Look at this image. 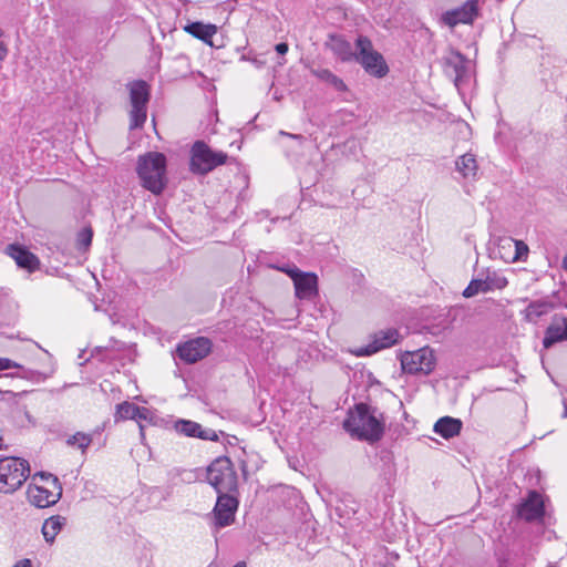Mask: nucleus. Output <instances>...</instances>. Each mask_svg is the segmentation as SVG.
<instances>
[{"label":"nucleus","instance_id":"obj_23","mask_svg":"<svg viewBox=\"0 0 567 567\" xmlns=\"http://www.w3.org/2000/svg\"><path fill=\"white\" fill-rule=\"evenodd\" d=\"M455 169L465 181H474L478 173L475 156L471 153L458 156L455 161Z\"/></svg>","mask_w":567,"mask_h":567},{"label":"nucleus","instance_id":"obj_38","mask_svg":"<svg viewBox=\"0 0 567 567\" xmlns=\"http://www.w3.org/2000/svg\"><path fill=\"white\" fill-rule=\"evenodd\" d=\"M7 54H8L7 47L2 42H0V61H3L7 56Z\"/></svg>","mask_w":567,"mask_h":567},{"label":"nucleus","instance_id":"obj_15","mask_svg":"<svg viewBox=\"0 0 567 567\" xmlns=\"http://www.w3.org/2000/svg\"><path fill=\"white\" fill-rule=\"evenodd\" d=\"M212 350V342L209 339L198 337L196 339L186 341L179 344L176 349L181 360L186 363H195L205 358Z\"/></svg>","mask_w":567,"mask_h":567},{"label":"nucleus","instance_id":"obj_8","mask_svg":"<svg viewBox=\"0 0 567 567\" xmlns=\"http://www.w3.org/2000/svg\"><path fill=\"white\" fill-rule=\"evenodd\" d=\"M130 91V128L135 130L144 125L147 117L150 87L145 81L138 80L127 84Z\"/></svg>","mask_w":567,"mask_h":567},{"label":"nucleus","instance_id":"obj_41","mask_svg":"<svg viewBox=\"0 0 567 567\" xmlns=\"http://www.w3.org/2000/svg\"><path fill=\"white\" fill-rule=\"evenodd\" d=\"M140 431H141V435L143 436L144 435V433H143L144 426L142 424H140Z\"/></svg>","mask_w":567,"mask_h":567},{"label":"nucleus","instance_id":"obj_27","mask_svg":"<svg viewBox=\"0 0 567 567\" xmlns=\"http://www.w3.org/2000/svg\"><path fill=\"white\" fill-rule=\"evenodd\" d=\"M312 74L318 78L320 81L328 83L331 85L334 90L339 92H343L347 90V85L343 82L342 79L333 74L328 69H316L311 71Z\"/></svg>","mask_w":567,"mask_h":567},{"label":"nucleus","instance_id":"obj_14","mask_svg":"<svg viewBox=\"0 0 567 567\" xmlns=\"http://www.w3.org/2000/svg\"><path fill=\"white\" fill-rule=\"evenodd\" d=\"M507 279L497 271H487L484 278H474L468 286L464 289L463 296L472 298L480 292H489L501 290L507 286Z\"/></svg>","mask_w":567,"mask_h":567},{"label":"nucleus","instance_id":"obj_2","mask_svg":"<svg viewBox=\"0 0 567 567\" xmlns=\"http://www.w3.org/2000/svg\"><path fill=\"white\" fill-rule=\"evenodd\" d=\"M137 173L142 185L153 194H161L165 187L166 157L153 152L138 159Z\"/></svg>","mask_w":567,"mask_h":567},{"label":"nucleus","instance_id":"obj_19","mask_svg":"<svg viewBox=\"0 0 567 567\" xmlns=\"http://www.w3.org/2000/svg\"><path fill=\"white\" fill-rule=\"evenodd\" d=\"M565 340H567V318L556 315L545 331L543 346L549 349L555 343Z\"/></svg>","mask_w":567,"mask_h":567},{"label":"nucleus","instance_id":"obj_31","mask_svg":"<svg viewBox=\"0 0 567 567\" xmlns=\"http://www.w3.org/2000/svg\"><path fill=\"white\" fill-rule=\"evenodd\" d=\"M93 233L91 228H83L76 237V246L81 250H85L91 246Z\"/></svg>","mask_w":567,"mask_h":567},{"label":"nucleus","instance_id":"obj_21","mask_svg":"<svg viewBox=\"0 0 567 567\" xmlns=\"http://www.w3.org/2000/svg\"><path fill=\"white\" fill-rule=\"evenodd\" d=\"M8 254L20 268H24L30 272L39 267L38 257L21 246L10 245Z\"/></svg>","mask_w":567,"mask_h":567},{"label":"nucleus","instance_id":"obj_37","mask_svg":"<svg viewBox=\"0 0 567 567\" xmlns=\"http://www.w3.org/2000/svg\"><path fill=\"white\" fill-rule=\"evenodd\" d=\"M12 567H32L30 559H21L18 563H16Z\"/></svg>","mask_w":567,"mask_h":567},{"label":"nucleus","instance_id":"obj_11","mask_svg":"<svg viewBox=\"0 0 567 567\" xmlns=\"http://www.w3.org/2000/svg\"><path fill=\"white\" fill-rule=\"evenodd\" d=\"M478 14V0H467L462 6L443 12L439 22L453 29L458 24H472Z\"/></svg>","mask_w":567,"mask_h":567},{"label":"nucleus","instance_id":"obj_3","mask_svg":"<svg viewBox=\"0 0 567 567\" xmlns=\"http://www.w3.org/2000/svg\"><path fill=\"white\" fill-rule=\"evenodd\" d=\"M30 475L29 463L20 457L0 458V492L10 494L19 489Z\"/></svg>","mask_w":567,"mask_h":567},{"label":"nucleus","instance_id":"obj_18","mask_svg":"<svg viewBox=\"0 0 567 567\" xmlns=\"http://www.w3.org/2000/svg\"><path fill=\"white\" fill-rule=\"evenodd\" d=\"M517 514L527 522L542 518L544 515V503L540 494L535 491L530 492L528 498L519 505Z\"/></svg>","mask_w":567,"mask_h":567},{"label":"nucleus","instance_id":"obj_28","mask_svg":"<svg viewBox=\"0 0 567 567\" xmlns=\"http://www.w3.org/2000/svg\"><path fill=\"white\" fill-rule=\"evenodd\" d=\"M138 412V405L124 401L116 405L114 420L115 422L124 420H135V413Z\"/></svg>","mask_w":567,"mask_h":567},{"label":"nucleus","instance_id":"obj_16","mask_svg":"<svg viewBox=\"0 0 567 567\" xmlns=\"http://www.w3.org/2000/svg\"><path fill=\"white\" fill-rule=\"evenodd\" d=\"M400 333L396 329L389 328L381 330L374 334V339L365 347L355 350L358 357L371 355L382 349L389 348L398 343Z\"/></svg>","mask_w":567,"mask_h":567},{"label":"nucleus","instance_id":"obj_7","mask_svg":"<svg viewBox=\"0 0 567 567\" xmlns=\"http://www.w3.org/2000/svg\"><path fill=\"white\" fill-rule=\"evenodd\" d=\"M358 53L355 61L372 76L383 78L386 75L389 68L381 53L373 49L369 38L359 35L355 41Z\"/></svg>","mask_w":567,"mask_h":567},{"label":"nucleus","instance_id":"obj_10","mask_svg":"<svg viewBox=\"0 0 567 567\" xmlns=\"http://www.w3.org/2000/svg\"><path fill=\"white\" fill-rule=\"evenodd\" d=\"M402 370L410 374H430L435 368L434 351L423 347L415 351H406L401 355Z\"/></svg>","mask_w":567,"mask_h":567},{"label":"nucleus","instance_id":"obj_29","mask_svg":"<svg viewBox=\"0 0 567 567\" xmlns=\"http://www.w3.org/2000/svg\"><path fill=\"white\" fill-rule=\"evenodd\" d=\"M93 441V435L84 432H76L73 435L69 436L66 440V444L69 446H76L81 450L82 454L86 453L87 447Z\"/></svg>","mask_w":567,"mask_h":567},{"label":"nucleus","instance_id":"obj_42","mask_svg":"<svg viewBox=\"0 0 567 567\" xmlns=\"http://www.w3.org/2000/svg\"><path fill=\"white\" fill-rule=\"evenodd\" d=\"M563 417H567V406H565V410H564V413H563Z\"/></svg>","mask_w":567,"mask_h":567},{"label":"nucleus","instance_id":"obj_20","mask_svg":"<svg viewBox=\"0 0 567 567\" xmlns=\"http://www.w3.org/2000/svg\"><path fill=\"white\" fill-rule=\"evenodd\" d=\"M327 48L342 62H349L355 59L352 45L341 35H330L326 43Z\"/></svg>","mask_w":567,"mask_h":567},{"label":"nucleus","instance_id":"obj_5","mask_svg":"<svg viewBox=\"0 0 567 567\" xmlns=\"http://www.w3.org/2000/svg\"><path fill=\"white\" fill-rule=\"evenodd\" d=\"M40 477L43 485L29 486L28 496L34 506L45 508L56 504L62 496V486L59 478L50 473H37L34 478Z\"/></svg>","mask_w":567,"mask_h":567},{"label":"nucleus","instance_id":"obj_4","mask_svg":"<svg viewBox=\"0 0 567 567\" xmlns=\"http://www.w3.org/2000/svg\"><path fill=\"white\" fill-rule=\"evenodd\" d=\"M207 482L217 494L238 492L237 473L228 457H218L207 467Z\"/></svg>","mask_w":567,"mask_h":567},{"label":"nucleus","instance_id":"obj_9","mask_svg":"<svg viewBox=\"0 0 567 567\" xmlns=\"http://www.w3.org/2000/svg\"><path fill=\"white\" fill-rule=\"evenodd\" d=\"M239 506L238 492L217 494L216 504L210 513L213 526L216 530L230 526Z\"/></svg>","mask_w":567,"mask_h":567},{"label":"nucleus","instance_id":"obj_1","mask_svg":"<svg viewBox=\"0 0 567 567\" xmlns=\"http://www.w3.org/2000/svg\"><path fill=\"white\" fill-rule=\"evenodd\" d=\"M344 429L362 440L375 442L381 439L384 426L380 421L375 411H371L367 404L360 403L355 405L343 422Z\"/></svg>","mask_w":567,"mask_h":567},{"label":"nucleus","instance_id":"obj_13","mask_svg":"<svg viewBox=\"0 0 567 567\" xmlns=\"http://www.w3.org/2000/svg\"><path fill=\"white\" fill-rule=\"evenodd\" d=\"M293 281L296 297L311 299L318 293V277L313 272H303L296 266L281 268Z\"/></svg>","mask_w":567,"mask_h":567},{"label":"nucleus","instance_id":"obj_17","mask_svg":"<svg viewBox=\"0 0 567 567\" xmlns=\"http://www.w3.org/2000/svg\"><path fill=\"white\" fill-rule=\"evenodd\" d=\"M174 429L179 434L188 437H198L206 441L218 440V435L213 429H204L199 423L195 421L179 419L175 422Z\"/></svg>","mask_w":567,"mask_h":567},{"label":"nucleus","instance_id":"obj_35","mask_svg":"<svg viewBox=\"0 0 567 567\" xmlns=\"http://www.w3.org/2000/svg\"><path fill=\"white\" fill-rule=\"evenodd\" d=\"M275 50L277 51L278 54L284 55L288 52V44L285 42H280L276 44Z\"/></svg>","mask_w":567,"mask_h":567},{"label":"nucleus","instance_id":"obj_32","mask_svg":"<svg viewBox=\"0 0 567 567\" xmlns=\"http://www.w3.org/2000/svg\"><path fill=\"white\" fill-rule=\"evenodd\" d=\"M24 393H25L24 391L20 392V393H16L10 390H0V401L10 402V401H13L18 395H22Z\"/></svg>","mask_w":567,"mask_h":567},{"label":"nucleus","instance_id":"obj_34","mask_svg":"<svg viewBox=\"0 0 567 567\" xmlns=\"http://www.w3.org/2000/svg\"><path fill=\"white\" fill-rule=\"evenodd\" d=\"M151 411L147 408L138 406V412L135 413V420H150Z\"/></svg>","mask_w":567,"mask_h":567},{"label":"nucleus","instance_id":"obj_24","mask_svg":"<svg viewBox=\"0 0 567 567\" xmlns=\"http://www.w3.org/2000/svg\"><path fill=\"white\" fill-rule=\"evenodd\" d=\"M462 421L451 416H443L434 424V432L444 439H451L461 432Z\"/></svg>","mask_w":567,"mask_h":567},{"label":"nucleus","instance_id":"obj_44","mask_svg":"<svg viewBox=\"0 0 567 567\" xmlns=\"http://www.w3.org/2000/svg\"><path fill=\"white\" fill-rule=\"evenodd\" d=\"M499 567H505V563H501V564H499Z\"/></svg>","mask_w":567,"mask_h":567},{"label":"nucleus","instance_id":"obj_36","mask_svg":"<svg viewBox=\"0 0 567 567\" xmlns=\"http://www.w3.org/2000/svg\"><path fill=\"white\" fill-rule=\"evenodd\" d=\"M280 135H284V136H288L290 138H293L296 141H298L299 143H302L305 137L302 135H297V134H290V133H286L284 131H280L279 133Z\"/></svg>","mask_w":567,"mask_h":567},{"label":"nucleus","instance_id":"obj_12","mask_svg":"<svg viewBox=\"0 0 567 567\" xmlns=\"http://www.w3.org/2000/svg\"><path fill=\"white\" fill-rule=\"evenodd\" d=\"M446 76L453 80L458 89L470 76L471 62L458 51L451 50L442 59Z\"/></svg>","mask_w":567,"mask_h":567},{"label":"nucleus","instance_id":"obj_43","mask_svg":"<svg viewBox=\"0 0 567 567\" xmlns=\"http://www.w3.org/2000/svg\"><path fill=\"white\" fill-rule=\"evenodd\" d=\"M254 63L259 68L261 65V63L257 60H254Z\"/></svg>","mask_w":567,"mask_h":567},{"label":"nucleus","instance_id":"obj_25","mask_svg":"<svg viewBox=\"0 0 567 567\" xmlns=\"http://www.w3.org/2000/svg\"><path fill=\"white\" fill-rule=\"evenodd\" d=\"M66 524V518L61 515H54L47 518L42 525V534L47 543L53 544L59 533Z\"/></svg>","mask_w":567,"mask_h":567},{"label":"nucleus","instance_id":"obj_40","mask_svg":"<svg viewBox=\"0 0 567 567\" xmlns=\"http://www.w3.org/2000/svg\"><path fill=\"white\" fill-rule=\"evenodd\" d=\"M563 267L567 271V256H565L563 259Z\"/></svg>","mask_w":567,"mask_h":567},{"label":"nucleus","instance_id":"obj_39","mask_svg":"<svg viewBox=\"0 0 567 567\" xmlns=\"http://www.w3.org/2000/svg\"><path fill=\"white\" fill-rule=\"evenodd\" d=\"M233 567H247L246 563L245 561H238L237 564H235Z\"/></svg>","mask_w":567,"mask_h":567},{"label":"nucleus","instance_id":"obj_26","mask_svg":"<svg viewBox=\"0 0 567 567\" xmlns=\"http://www.w3.org/2000/svg\"><path fill=\"white\" fill-rule=\"evenodd\" d=\"M553 309V303L546 300L530 302L525 309V319L529 322H536L542 316L547 315Z\"/></svg>","mask_w":567,"mask_h":567},{"label":"nucleus","instance_id":"obj_22","mask_svg":"<svg viewBox=\"0 0 567 567\" xmlns=\"http://www.w3.org/2000/svg\"><path fill=\"white\" fill-rule=\"evenodd\" d=\"M184 30L192 34L194 38L202 40L204 43L214 47L213 37L217 33L218 29L215 24L203 23L199 21L188 23Z\"/></svg>","mask_w":567,"mask_h":567},{"label":"nucleus","instance_id":"obj_30","mask_svg":"<svg viewBox=\"0 0 567 567\" xmlns=\"http://www.w3.org/2000/svg\"><path fill=\"white\" fill-rule=\"evenodd\" d=\"M503 245L501 246L503 249L505 248V244L511 248L514 246L515 252L512 257L513 261H524L528 256V246L522 240H514L512 238H507L503 240Z\"/></svg>","mask_w":567,"mask_h":567},{"label":"nucleus","instance_id":"obj_6","mask_svg":"<svg viewBox=\"0 0 567 567\" xmlns=\"http://www.w3.org/2000/svg\"><path fill=\"white\" fill-rule=\"evenodd\" d=\"M228 156L221 151H213L205 142L196 141L190 150L189 167L193 173L205 175L226 163Z\"/></svg>","mask_w":567,"mask_h":567},{"label":"nucleus","instance_id":"obj_33","mask_svg":"<svg viewBox=\"0 0 567 567\" xmlns=\"http://www.w3.org/2000/svg\"><path fill=\"white\" fill-rule=\"evenodd\" d=\"M13 368H21V365L10 359L0 358V371L13 369Z\"/></svg>","mask_w":567,"mask_h":567}]
</instances>
